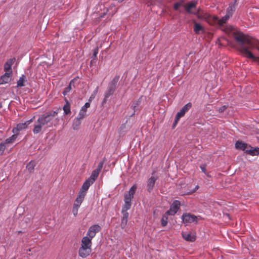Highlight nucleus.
Masks as SVG:
<instances>
[{"instance_id":"obj_1","label":"nucleus","mask_w":259,"mask_h":259,"mask_svg":"<svg viewBox=\"0 0 259 259\" xmlns=\"http://www.w3.org/2000/svg\"><path fill=\"white\" fill-rule=\"evenodd\" d=\"M234 37L236 41L240 46V51L247 58L254 59L255 56L252 54L251 51L256 48L259 51V47H256L253 40L248 36H246L241 32H237L234 34Z\"/></svg>"},{"instance_id":"obj_2","label":"nucleus","mask_w":259,"mask_h":259,"mask_svg":"<svg viewBox=\"0 0 259 259\" xmlns=\"http://www.w3.org/2000/svg\"><path fill=\"white\" fill-rule=\"evenodd\" d=\"M52 125V123L50 121L49 115L43 114L37 119L36 123L34 124L33 133L37 134L41 132L42 128L46 130Z\"/></svg>"},{"instance_id":"obj_3","label":"nucleus","mask_w":259,"mask_h":259,"mask_svg":"<svg viewBox=\"0 0 259 259\" xmlns=\"http://www.w3.org/2000/svg\"><path fill=\"white\" fill-rule=\"evenodd\" d=\"M181 206V202L179 200H175L170 204L169 209L166 211V214L168 215H174L177 213Z\"/></svg>"},{"instance_id":"obj_4","label":"nucleus","mask_w":259,"mask_h":259,"mask_svg":"<svg viewBox=\"0 0 259 259\" xmlns=\"http://www.w3.org/2000/svg\"><path fill=\"white\" fill-rule=\"evenodd\" d=\"M84 196L82 195L77 194V197L76 198L74 202L73 203V207H72V213L74 216H76L78 213V210L80 207L82 202H83Z\"/></svg>"},{"instance_id":"obj_5","label":"nucleus","mask_w":259,"mask_h":259,"mask_svg":"<svg viewBox=\"0 0 259 259\" xmlns=\"http://www.w3.org/2000/svg\"><path fill=\"white\" fill-rule=\"evenodd\" d=\"M192 107V104L188 103L184 105L182 108L178 112L175 117L174 125L177 123L180 119L184 116L185 113L188 111Z\"/></svg>"},{"instance_id":"obj_6","label":"nucleus","mask_w":259,"mask_h":259,"mask_svg":"<svg viewBox=\"0 0 259 259\" xmlns=\"http://www.w3.org/2000/svg\"><path fill=\"white\" fill-rule=\"evenodd\" d=\"M181 219L182 220V222L185 225L197 222V217L195 215L191 214L190 213H184L181 217Z\"/></svg>"},{"instance_id":"obj_7","label":"nucleus","mask_w":259,"mask_h":259,"mask_svg":"<svg viewBox=\"0 0 259 259\" xmlns=\"http://www.w3.org/2000/svg\"><path fill=\"white\" fill-rule=\"evenodd\" d=\"M16 61V59L15 57L8 59L4 65V70L5 73H9L10 74H12L13 70L12 66L13 64Z\"/></svg>"},{"instance_id":"obj_8","label":"nucleus","mask_w":259,"mask_h":259,"mask_svg":"<svg viewBox=\"0 0 259 259\" xmlns=\"http://www.w3.org/2000/svg\"><path fill=\"white\" fill-rule=\"evenodd\" d=\"M94 183L91 182L88 179H87L83 183L81 188H80L78 194L82 195L83 196H85L87 191L89 190L90 187Z\"/></svg>"},{"instance_id":"obj_9","label":"nucleus","mask_w":259,"mask_h":259,"mask_svg":"<svg viewBox=\"0 0 259 259\" xmlns=\"http://www.w3.org/2000/svg\"><path fill=\"white\" fill-rule=\"evenodd\" d=\"M197 2L196 1H191L184 6L186 11L191 14L196 15L197 13L193 12V9L196 8Z\"/></svg>"},{"instance_id":"obj_10","label":"nucleus","mask_w":259,"mask_h":259,"mask_svg":"<svg viewBox=\"0 0 259 259\" xmlns=\"http://www.w3.org/2000/svg\"><path fill=\"white\" fill-rule=\"evenodd\" d=\"M32 121V119H30L24 123H19L17 125L16 127L13 129V133L14 134H18V132L20 131L25 129L29 123Z\"/></svg>"},{"instance_id":"obj_11","label":"nucleus","mask_w":259,"mask_h":259,"mask_svg":"<svg viewBox=\"0 0 259 259\" xmlns=\"http://www.w3.org/2000/svg\"><path fill=\"white\" fill-rule=\"evenodd\" d=\"M91 251V248L80 247L78 250V254L82 258H85L90 254Z\"/></svg>"},{"instance_id":"obj_12","label":"nucleus","mask_w":259,"mask_h":259,"mask_svg":"<svg viewBox=\"0 0 259 259\" xmlns=\"http://www.w3.org/2000/svg\"><path fill=\"white\" fill-rule=\"evenodd\" d=\"M143 96H141L138 100L134 101L131 106V108L134 110V113L132 115L133 116L135 114V112L139 109V107L141 104Z\"/></svg>"},{"instance_id":"obj_13","label":"nucleus","mask_w":259,"mask_h":259,"mask_svg":"<svg viewBox=\"0 0 259 259\" xmlns=\"http://www.w3.org/2000/svg\"><path fill=\"white\" fill-rule=\"evenodd\" d=\"M157 180V178L151 176L147 181V190L148 192H150L153 189V188L155 186L156 181Z\"/></svg>"},{"instance_id":"obj_14","label":"nucleus","mask_w":259,"mask_h":259,"mask_svg":"<svg viewBox=\"0 0 259 259\" xmlns=\"http://www.w3.org/2000/svg\"><path fill=\"white\" fill-rule=\"evenodd\" d=\"M12 74L5 73L0 77V85L5 84L9 82L11 79Z\"/></svg>"},{"instance_id":"obj_15","label":"nucleus","mask_w":259,"mask_h":259,"mask_svg":"<svg viewBox=\"0 0 259 259\" xmlns=\"http://www.w3.org/2000/svg\"><path fill=\"white\" fill-rule=\"evenodd\" d=\"M246 153L251 156H257L259 154V148L253 147L249 145Z\"/></svg>"},{"instance_id":"obj_16","label":"nucleus","mask_w":259,"mask_h":259,"mask_svg":"<svg viewBox=\"0 0 259 259\" xmlns=\"http://www.w3.org/2000/svg\"><path fill=\"white\" fill-rule=\"evenodd\" d=\"M248 146L249 145H248L246 143L240 141H236L235 144L236 149L242 150L245 152L248 147Z\"/></svg>"},{"instance_id":"obj_17","label":"nucleus","mask_w":259,"mask_h":259,"mask_svg":"<svg viewBox=\"0 0 259 259\" xmlns=\"http://www.w3.org/2000/svg\"><path fill=\"white\" fill-rule=\"evenodd\" d=\"M137 186L134 184L129 190L128 193H125L124 197L132 199L134 198V194L137 190Z\"/></svg>"},{"instance_id":"obj_18","label":"nucleus","mask_w":259,"mask_h":259,"mask_svg":"<svg viewBox=\"0 0 259 259\" xmlns=\"http://www.w3.org/2000/svg\"><path fill=\"white\" fill-rule=\"evenodd\" d=\"M92 240L88 236H84L81 240V244L80 247L91 248Z\"/></svg>"},{"instance_id":"obj_19","label":"nucleus","mask_w":259,"mask_h":259,"mask_svg":"<svg viewBox=\"0 0 259 259\" xmlns=\"http://www.w3.org/2000/svg\"><path fill=\"white\" fill-rule=\"evenodd\" d=\"M90 103L89 102L85 103V104L81 107L78 115L80 116V117L83 118L86 115L87 109L90 107Z\"/></svg>"},{"instance_id":"obj_20","label":"nucleus","mask_w":259,"mask_h":259,"mask_svg":"<svg viewBox=\"0 0 259 259\" xmlns=\"http://www.w3.org/2000/svg\"><path fill=\"white\" fill-rule=\"evenodd\" d=\"M82 118V117H80V116L78 115L74 119L72 123V128L74 130H78L79 125L81 123V119Z\"/></svg>"},{"instance_id":"obj_21","label":"nucleus","mask_w":259,"mask_h":259,"mask_svg":"<svg viewBox=\"0 0 259 259\" xmlns=\"http://www.w3.org/2000/svg\"><path fill=\"white\" fill-rule=\"evenodd\" d=\"M132 199H131L124 197V204L122 207V210L127 211L131 208L132 205Z\"/></svg>"},{"instance_id":"obj_22","label":"nucleus","mask_w":259,"mask_h":259,"mask_svg":"<svg viewBox=\"0 0 259 259\" xmlns=\"http://www.w3.org/2000/svg\"><path fill=\"white\" fill-rule=\"evenodd\" d=\"M182 236L184 239L187 241L193 242L195 240V236L192 235L190 233L187 232H184L182 234Z\"/></svg>"},{"instance_id":"obj_23","label":"nucleus","mask_w":259,"mask_h":259,"mask_svg":"<svg viewBox=\"0 0 259 259\" xmlns=\"http://www.w3.org/2000/svg\"><path fill=\"white\" fill-rule=\"evenodd\" d=\"M99 173L100 172L97 170H94L92 171L90 177L88 179L92 182L93 183H94L97 178H98Z\"/></svg>"},{"instance_id":"obj_24","label":"nucleus","mask_w":259,"mask_h":259,"mask_svg":"<svg viewBox=\"0 0 259 259\" xmlns=\"http://www.w3.org/2000/svg\"><path fill=\"white\" fill-rule=\"evenodd\" d=\"M89 229L90 230V232H92L96 235L98 232L101 231V228L99 225L96 224L91 226Z\"/></svg>"},{"instance_id":"obj_25","label":"nucleus","mask_w":259,"mask_h":259,"mask_svg":"<svg viewBox=\"0 0 259 259\" xmlns=\"http://www.w3.org/2000/svg\"><path fill=\"white\" fill-rule=\"evenodd\" d=\"M235 3H231L229 4V7L227 8L226 14H230V17L232 16L233 12L235 10Z\"/></svg>"},{"instance_id":"obj_26","label":"nucleus","mask_w":259,"mask_h":259,"mask_svg":"<svg viewBox=\"0 0 259 259\" xmlns=\"http://www.w3.org/2000/svg\"><path fill=\"white\" fill-rule=\"evenodd\" d=\"M115 90L116 88L108 85L107 90L104 93L106 94V97H109L113 95Z\"/></svg>"},{"instance_id":"obj_27","label":"nucleus","mask_w":259,"mask_h":259,"mask_svg":"<svg viewBox=\"0 0 259 259\" xmlns=\"http://www.w3.org/2000/svg\"><path fill=\"white\" fill-rule=\"evenodd\" d=\"M230 17V14H226L225 16L223 17L219 20V24L220 25H223L224 23H226L227 22Z\"/></svg>"},{"instance_id":"obj_28","label":"nucleus","mask_w":259,"mask_h":259,"mask_svg":"<svg viewBox=\"0 0 259 259\" xmlns=\"http://www.w3.org/2000/svg\"><path fill=\"white\" fill-rule=\"evenodd\" d=\"M25 76L23 74L22 75L19 80L17 81V87H22L25 86L24 81H25Z\"/></svg>"},{"instance_id":"obj_29","label":"nucleus","mask_w":259,"mask_h":259,"mask_svg":"<svg viewBox=\"0 0 259 259\" xmlns=\"http://www.w3.org/2000/svg\"><path fill=\"white\" fill-rule=\"evenodd\" d=\"M17 134H15L6 139L4 141H3L7 145L10 143H13L14 141L16 139Z\"/></svg>"},{"instance_id":"obj_30","label":"nucleus","mask_w":259,"mask_h":259,"mask_svg":"<svg viewBox=\"0 0 259 259\" xmlns=\"http://www.w3.org/2000/svg\"><path fill=\"white\" fill-rule=\"evenodd\" d=\"M63 109L64 110V113L66 115L68 114L70 112V104L68 101H66Z\"/></svg>"},{"instance_id":"obj_31","label":"nucleus","mask_w":259,"mask_h":259,"mask_svg":"<svg viewBox=\"0 0 259 259\" xmlns=\"http://www.w3.org/2000/svg\"><path fill=\"white\" fill-rule=\"evenodd\" d=\"M194 30L196 33L199 34L201 31L203 30V27L199 23H195L194 26Z\"/></svg>"},{"instance_id":"obj_32","label":"nucleus","mask_w":259,"mask_h":259,"mask_svg":"<svg viewBox=\"0 0 259 259\" xmlns=\"http://www.w3.org/2000/svg\"><path fill=\"white\" fill-rule=\"evenodd\" d=\"M119 78V77L118 76L114 77L108 85L116 88L117 83L118 81Z\"/></svg>"},{"instance_id":"obj_33","label":"nucleus","mask_w":259,"mask_h":259,"mask_svg":"<svg viewBox=\"0 0 259 259\" xmlns=\"http://www.w3.org/2000/svg\"><path fill=\"white\" fill-rule=\"evenodd\" d=\"M35 167V163L34 162L31 161L26 165V168L29 172H31Z\"/></svg>"},{"instance_id":"obj_34","label":"nucleus","mask_w":259,"mask_h":259,"mask_svg":"<svg viewBox=\"0 0 259 259\" xmlns=\"http://www.w3.org/2000/svg\"><path fill=\"white\" fill-rule=\"evenodd\" d=\"M74 79H72L70 81L69 84L66 88H65L63 92V95L64 96H66L71 90V84L72 83L74 82Z\"/></svg>"},{"instance_id":"obj_35","label":"nucleus","mask_w":259,"mask_h":259,"mask_svg":"<svg viewBox=\"0 0 259 259\" xmlns=\"http://www.w3.org/2000/svg\"><path fill=\"white\" fill-rule=\"evenodd\" d=\"M167 220H168V218L167 217V214H166V213H165L164 215H162L161 219V224L163 227H165L167 225Z\"/></svg>"},{"instance_id":"obj_36","label":"nucleus","mask_w":259,"mask_h":259,"mask_svg":"<svg viewBox=\"0 0 259 259\" xmlns=\"http://www.w3.org/2000/svg\"><path fill=\"white\" fill-rule=\"evenodd\" d=\"M7 146V145L4 142L0 143V155L3 154Z\"/></svg>"},{"instance_id":"obj_37","label":"nucleus","mask_w":259,"mask_h":259,"mask_svg":"<svg viewBox=\"0 0 259 259\" xmlns=\"http://www.w3.org/2000/svg\"><path fill=\"white\" fill-rule=\"evenodd\" d=\"M98 92V87H97L95 90L93 91V93L91 95L90 97V100H92V99H94L95 96H96L97 93Z\"/></svg>"},{"instance_id":"obj_38","label":"nucleus","mask_w":259,"mask_h":259,"mask_svg":"<svg viewBox=\"0 0 259 259\" xmlns=\"http://www.w3.org/2000/svg\"><path fill=\"white\" fill-rule=\"evenodd\" d=\"M57 114H58V111H54L52 113H48L47 114H45V115H49L50 121H51L53 119V117L55 116Z\"/></svg>"},{"instance_id":"obj_39","label":"nucleus","mask_w":259,"mask_h":259,"mask_svg":"<svg viewBox=\"0 0 259 259\" xmlns=\"http://www.w3.org/2000/svg\"><path fill=\"white\" fill-rule=\"evenodd\" d=\"M182 6V2H177L174 5V9L175 10L178 11L180 6Z\"/></svg>"},{"instance_id":"obj_40","label":"nucleus","mask_w":259,"mask_h":259,"mask_svg":"<svg viewBox=\"0 0 259 259\" xmlns=\"http://www.w3.org/2000/svg\"><path fill=\"white\" fill-rule=\"evenodd\" d=\"M95 234H94L92 232H90V230L89 229L87 234V236L89 238H91V240L95 236Z\"/></svg>"},{"instance_id":"obj_41","label":"nucleus","mask_w":259,"mask_h":259,"mask_svg":"<svg viewBox=\"0 0 259 259\" xmlns=\"http://www.w3.org/2000/svg\"><path fill=\"white\" fill-rule=\"evenodd\" d=\"M99 49L98 47H96L93 51V54L92 58L95 59L97 57V54H98Z\"/></svg>"},{"instance_id":"obj_42","label":"nucleus","mask_w":259,"mask_h":259,"mask_svg":"<svg viewBox=\"0 0 259 259\" xmlns=\"http://www.w3.org/2000/svg\"><path fill=\"white\" fill-rule=\"evenodd\" d=\"M121 212L123 215L122 218H124V220L127 219L128 217V213L127 212V211L122 210Z\"/></svg>"},{"instance_id":"obj_43","label":"nucleus","mask_w":259,"mask_h":259,"mask_svg":"<svg viewBox=\"0 0 259 259\" xmlns=\"http://www.w3.org/2000/svg\"><path fill=\"white\" fill-rule=\"evenodd\" d=\"M228 107L226 105H223L222 106V107H220L219 109H218V111L219 113H222Z\"/></svg>"},{"instance_id":"obj_44","label":"nucleus","mask_w":259,"mask_h":259,"mask_svg":"<svg viewBox=\"0 0 259 259\" xmlns=\"http://www.w3.org/2000/svg\"><path fill=\"white\" fill-rule=\"evenodd\" d=\"M103 162H100L98 165V167L95 169V170H97L99 172L101 171V170L103 167Z\"/></svg>"},{"instance_id":"obj_45","label":"nucleus","mask_w":259,"mask_h":259,"mask_svg":"<svg viewBox=\"0 0 259 259\" xmlns=\"http://www.w3.org/2000/svg\"><path fill=\"white\" fill-rule=\"evenodd\" d=\"M127 222V219L124 220V218H122L121 226L122 227H124L126 225Z\"/></svg>"},{"instance_id":"obj_46","label":"nucleus","mask_w":259,"mask_h":259,"mask_svg":"<svg viewBox=\"0 0 259 259\" xmlns=\"http://www.w3.org/2000/svg\"><path fill=\"white\" fill-rule=\"evenodd\" d=\"M200 168L202 170V171L204 173V174H206V167H205V165H201L200 166Z\"/></svg>"},{"instance_id":"obj_47","label":"nucleus","mask_w":259,"mask_h":259,"mask_svg":"<svg viewBox=\"0 0 259 259\" xmlns=\"http://www.w3.org/2000/svg\"><path fill=\"white\" fill-rule=\"evenodd\" d=\"M109 97H106V94H104V98L103 100V103H106Z\"/></svg>"},{"instance_id":"obj_48","label":"nucleus","mask_w":259,"mask_h":259,"mask_svg":"<svg viewBox=\"0 0 259 259\" xmlns=\"http://www.w3.org/2000/svg\"><path fill=\"white\" fill-rule=\"evenodd\" d=\"M25 219V222H27V220H28L29 222L30 221V219H29V218H27V217L25 218V219Z\"/></svg>"},{"instance_id":"obj_49","label":"nucleus","mask_w":259,"mask_h":259,"mask_svg":"<svg viewBox=\"0 0 259 259\" xmlns=\"http://www.w3.org/2000/svg\"><path fill=\"white\" fill-rule=\"evenodd\" d=\"M198 188H199V186L198 185L196 186L195 187L194 191L197 190L198 189Z\"/></svg>"},{"instance_id":"obj_50","label":"nucleus","mask_w":259,"mask_h":259,"mask_svg":"<svg viewBox=\"0 0 259 259\" xmlns=\"http://www.w3.org/2000/svg\"><path fill=\"white\" fill-rule=\"evenodd\" d=\"M205 174V175H206L208 177H210V176L208 174H207V173H206V174Z\"/></svg>"},{"instance_id":"obj_51","label":"nucleus","mask_w":259,"mask_h":259,"mask_svg":"<svg viewBox=\"0 0 259 259\" xmlns=\"http://www.w3.org/2000/svg\"><path fill=\"white\" fill-rule=\"evenodd\" d=\"M2 107V102L0 101V108Z\"/></svg>"},{"instance_id":"obj_52","label":"nucleus","mask_w":259,"mask_h":259,"mask_svg":"<svg viewBox=\"0 0 259 259\" xmlns=\"http://www.w3.org/2000/svg\"><path fill=\"white\" fill-rule=\"evenodd\" d=\"M237 1V0H235V1L233 3H235L236 4Z\"/></svg>"},{"instance_id":"obj_53","label":"nucleus","mask_w":259,"mask_h":259,"mask_svg":"<svg viewBox=\"0 0 259 259\" xmlns=\"http://www.w3.org/2000/svg\"><path fill=\"white\" fill-rule=\"evenodd\" d=\"M18 233H22V231H18Z\"/></svg>"},{"instance_id":"obj_54","label":"nucleus","mask_w":259,"mask_h":259,"mask_svg":"<svg viewBox=\"0 0 259 259\" xmlns=\"http://www.w3.org/2000/svg\"><path fill=\"white\" fill-rule=\"evenodd\" d=\"M257 58L258 59V60H259V56H258V57H257Z\"/></svg>"}]
</instances>
